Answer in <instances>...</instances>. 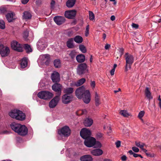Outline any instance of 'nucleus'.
<instances>
[{
	"label": "nucleus",
	"instance_id": "nucleus-62",
	"mask_svg": "<svg viewBox=\"0 0 161 161\" xmlns=\"http://www.w3.org/2000/svg\"><path fill=\"white\" fill-rule=\"evenodd\" d=\"M55 4V2L54 0H52L51 3V6L52 8H53Z\"/></svg>",
	"mask_w": 161,
	"mask_h": 161
},
{
	"label": "nucleus",
	"instance_id": "nucleus-33",
	"mask_svg": "<svg viewBox=\"0 0 161 161\" xmlns=\"http://www.w3.org/2000/svg\"><path fill=\"white\" fill-rule=\"evenodd\" d=\"M14 13H9L6 15V18L8 22H11L14 19Z\"/></svg>",
	"mask_w": 161,
	"mask_h": 161
},
{
	"label": "nucleus",
	"instance_id": "nucleus-61",
	"mask_svg": "<svg viewBox=\"0 0 161 161\" xmlns=\"http://www.w3.org/2000/svg\"><path fill=\"white\" fill-rule=\"evenodd\" d=\"M127 157L125 155H123L121 157V159L122 161H125L127 159Z\"/></svg>",
	"mask_w": 161,
	"mask_h": 161
},
{
	"label": "nucleus",
	"instance_id": "nucleus-5",
	"mask_svg": "<svg viewBox=\"0 0 161 161\" xmlns=\"http://www.w3.org/2000/svg\"><path fill=\"white\" fill-rule=\"evenodd\" d=\"M53 95L52 93L48 91H41L39 92L37 94V96L39 98L45 100L51 99Z\"/></svg>",
	"mask_w": 161,
	"mask_h": 161
},
{
	"label": "nucleus",
	"instance_id": "nucleus-48",
	"mask_svg": "<svg viewBox=\"0 0 161 161\" xmlns=\"http://www.w3.org/2000/svg\"><path fill=\"white\" fill-rule=\"evenodd\" d=\"M5 27V23L3 20L0 19V28L2 29H4Z\"/></svg>",
	"mask_w": 161,
	"mask_h": 161
},
{
	"label": "nucleus",
	"instance_id": "nucleus-56",
	"mask_svg": "<svg viewBox=\"0 0 161 161\" xmlns=\"http://www.w3.org/2000/svg\"><path fill=\"white\" fill-rule=\"evenodd\" d=\"M131 26L133 28H135V29H137L139 26L138 25L134 23H132Z\"/></svg>",
	"mask_w": 161,
	"mask_h": 161
},
{
	"label": "nucleus",
	"instance_id": "nucleus-25",
	"mask_svg": "<svg viewBox=\"0 0 161 161\" xmlns=\"http://www.w3.org/2000/svg\"><path fill=\"white\" fill-rule=\"evenodd\" d=\"M66 45L69 48H73L75 47L73 39L72 38H71L68 39L66 42Z\"/></svg>",
	"mask_w": 161,
	"mask_h": 161
},
{
	"label": "nucleus",
	"instance_id": "nucleus-1",
	"mask_svg": "<svg viewBox=\"0 0 161 161\" xmlns=\"http://www.w3.org/2000/svg\"><path fill=\"white\" fill-rule=\"evenodd\" d=\"M84 144L88 147L97 148L101 147V143L93 137L91 136L84 141Z\"/></svg>",
	"mask_w": 161,
	"mask_h": 161
},
{
	"label": "nucleus",
	"instance_id": "nucleus-11",
	"mask_svg": "<svg viewBox=\"0 0 161 161\" xmlns=\"http://www.w3.org/2000/svg\"><path fill=\"white\" fill-rule=\"evenodd\" d=\"M72 95H68L67 94H64L62 97V101L64 104H67L70 103L73 99Z\"/></svg>",
	"mask_w": 161,
	"mask_h": 161
},
{
	"label": "nucleus",
	"instance_id": "nucleus-32",
	"mask_svg": "<svg viewBox=\"0 0 161 161\" xmlns=\"http://www.w3.org/2000/svg\"><path fill=\"white\" fill-rule=\"evenodd\" d=\"M73 92L74 89L72 87H67L64 88V93L68 95L72 93Z\"/></svg>",
	"mask_w": 161,
	"mask_h": 161
},
{
	"label": "nucleus",
	"instance_id": "nucleus-30",
	"mask_svg": "<svg viewBox=\"0 0 161 161\" xmlns=\"http://www.w3.org/2000/svg\"><path fill=\"white\" fill-rule=\"evenodd\" d=\"M20 65L21 68H24L27 65V58H24L21 60Z\"/></svg>",
	"mask_w": 161,
	"mask_h": 161
},
{
	"label": "nucleus",
	"instance_id": "nucleus-2",
	"mask_svg": "<svg viewBox=\"0 0 161 161\" xmlns=\"http://www.w3.org/2000/svg\"><path fill=\"white\" fill-rule=\"evenodd\" d=\"M125 58L126 61L125 71V72H127L131 69V65L134 62V58L132 55L128 53L125 54Z\"/></svg>",
	"mask_w": 161,
	"mask_h": 161
},
{
	"label": "nucleus",
	"instance_id": "nucleus-21",
	"mask_svg": "<svg viewBox=\"0 0 161 161\" xmlns=\"http://www.w3.org/2000/svg\"><path fill=\"white\" fill-rule=\"evenodd\" d=\"M18 112L19 114L18 113V114H17V116H16L17 117V118H16L15 119L20 121H23L25 119L26 115L25 114L20 110Z\"/></svg>",
	"mask_w": 161,
	"mask_h": 161
},
{
	"label": "nucleus",
	"instance_id": "nucleus-43",
	"mask_svg": "<svg viewBox=\"0 0 161 161\" xmlns=\"http://www.w3.org/2000/svg\"><path fill=\"white\" fill-rule=\"evenodd\" d=\"M24 47L27 53H30L32 51V50L31 47L27 44L24 45Z\"/></svg>",
	"mask_w": 161,
	"mask_h": 161
},
{
	"label": "nucleus",
	"instance_id": "nucleus-26",
	"mask_svg": "<svg viewBox=\"0 0 161 161\" xmlns=\"http://www.w3.org/2000/svg\"><path fill=\"white\" fill-rule=\"evenodd\" d=\"M80 159L81 161H92V158L89 155L82 156L80 158Z\"/></svg>",
	"mask_w": 161,
	"mask_h": 161
},
{
	"label": "nucleus",
	"instance_id": "nucleus-24",
	"mask_svg": "<svg viewBox=\"0 0 161 161\" xmlns=\"http://www.w3.org/2000/svg\"><path fill=\"white\" fill-rule=\"evenodd\" d=\"M103 129L106 131L108 135H110V134L112 132L110 125L108 123H107L104 125Z\"/></svg>",
	"mask_w": 161,
	"mask_h": 161
},
{
	"label": "nucleus",
	"instance_id": "nucleus-57",
	"mask_svg": "<svg viewBox=\"0 0 161 161\" xmlns=\"http://www.w3.org/2000/svg\"><path fill=\"white\" fill-rule=\"evenodd\" d=\"M132 150L135 152L136 153H137L139 152V149L137 147H132Z\"/></svg>",
	"mask_w": 161,
	"mask_h": 161
},
{
	"label": "nucleus",
	"instance_id": "nucleus-7",
	"mask_svg": "<svg viewBox=\"0 0 161 161\" xmlns=\"http://www.w3.org/2000/svg\"><path fill=\"white\" fill-rule=\"evenodd\" d=\"M80 134L81 136L85 140H86L91 137V133L90 130L84 128L81 130Z\"/></svg>",
	"mask_w": 161,
	"mask_h": 161
},
{
	"label": "nucleus",
	"instance_id": "nucleus-51",
	"mask_svg": "<svg viewBox=\"0 0 161 161\" xmlns=\"http://www.w3.org/2000/svg\"><path fill=\"white\" fill-rule=\"evenodd\" d=\"M89 25H88L86 27V31H85V36H87L89 35Z\"/></svg>",
	"mask_w": 161,
	"mask_h": 161
},
{
	"label": "nucleus",
	"instance_id": "nucleus-52",
	"mask_svg": "<svg viewBox=\"0 0 161 161\" xmlns=\"http://www.w3.org/2000/svg\"><path fill=\"white\" fill-rule=\"evenodd\" d=\"M90 85L92 89H93L95 88V82L94 81L91 80V81Z\"/></svg>",
	"mask_w": 161,
	"mask_h": 161
},
{
	"label": "nucleus",
	"instance_id": "nucleus-37",
	"mask_svg": "<svg viewBox=\"0 0 161 161\" xmlns=\"http://www.w3.org/2000/svg\"><path fill=\"white\" fill-rule=\"evenodd\" d=\"M53 63L54 66L56 68H59L61 66V62L59 59H56L54 60Z\"/></svg>",
	"mask_w": 161,
	"mask_h": 161
},
{
	"label": "nucleus",
	"instance_id": "nucleus-23",
	"mask_svg": "<svg viewBox=\"0 0 161 161\" xmlns=\"http://www.w3.org/2000/svg\"><path fill=\"white\" fill-rule=\"evenodd\" d=\"M32 15L30 12L28 11H25L23 13L22 18L23 19L28 20L31 18Z\"/></svg>",
	"mask_w": 161,
	"mask_h": 161
},
{
	"label": "nucleus",
	"instance_id": "nucleus-36",
	"mask_svg": "<svg viewBox=\"0 0 161 161\" xmlns=\"http://www.w3.org/2000/svg\"><path fill=\"white\" fill-rule=\"evenodd\" d=\"M83 38L80 36H77L74 38V40L78 43H80L83 41Z\"/></svg>",
	"mask_w": 161,
	"mask_h": 161
},
{
	"label": "nucleus",
	"instance_id": "nucleus-59",
	"mask_svg": "<svg viewBox=\"0 0 161 161\" xmlns=\"http://www.w3.org/2000/svg\"><path fill=\"white\" fill-rule=\"evenodd\" d=\"M111 47V45L109 44H106L104 47L105 49L106 50H108Z\"/></svg>",
	"mask_w": 161,
	"mask_h": 161
},
{
	"label": "nucleus",
	"instance_id": "nucleus-4",
	"mask_svg": "<svg viewBox=\"0 0 161 161\" xmlns=\"http://www.w3.org/2000/svg\"><path fill=\"white\" fill-rule=\"evenodd\" d=\"M50 61V56L48 54H42L40 56L37 61L39 64L48 65Z\"/></svg>",
	"mask_w": 161,
	"mask_h": 161
},
{
	"label": "nucleus",
	"instance_id": "nucleus-47",
	"mask_svg": "<svg viewBox=\"0 0 161 161\" xmlns=\"http://www.w3.org/2000/svg\"><path fill=\"white\" fill-rule=\"evenodd\" d=\"M89 18L91 20L93 21L94 20V15L93 12L91 11H89Z\"/></svg>",
	"mask_w": 161,
	"mask_h": 161
},
{
	"label": "nucleus",
	"instance_id": "nucleus-60",
	"mask_svg": "<svg viewBox=\"0 0 161 161\" xmlns=\"http://www.w3.org/2000/svg\"><path fill=\"white\" fill-rule=\"evenodd\" d=\"M120 53V56H121L123 54L124 51V49L123 48H121L119 49V51Z\"/></svg>",
	"mask_w": 161,
	"mask_h": 161
},
{
	"label": "nucleus",
	"instance_id": "nucleus-42",
	"mask_svg": "<svg viewBox=\"0 0 161 161\" xmlns=\"http://www.w3.org/2000/svg\"><path fill=\"white\" fill-rule=\"evenodd\" d=\"M76 54V52L75 50H73L70 52L69 55L72 59H73L75 58Z\"/></svg>",
	"mask_w": 161,
	"mask_h": 161
},
{
	"label": "nucleus",
	"instance_id": "nucleus-34",
	"mask_svg": "<svg viewBox=\"0 0 161 161\" xmlns=\"http://www.w3.org/2000/svg\"><path fill=\"white\" fill-rule=\"evenodd\" d=\"M95 101L96 105L97 106H98L100 104V97L97 92H95Z\"/></svg>",
	"mask_w": 161,
	"mask_h": 161
},
{
	"label": "nucleus",
	"instance_id": "nucleus-28",
	"mask_svg": "<svg viewBox=\"0 0 161 161\" xmlns=\"http://www.w3.org/2000/svg\"><path fill=\"white\" fill-rule=\"evenodd\" d=\"M145 93L146 96L148 99L150 100L153 98V97L151 95V93L148 87H146L145 91Z\"/></svg>",
	"mask_w": 161,
	"mask_h": 161
},
{
	"label": "nucleus",
	"instance_id": "nucleus-40",
	"mask_svg": "<svg viewBox=\"0 0 161 161\" xmlns=\"http://www.w3.org/2000/svg\"><path fill=\"white\" fill-rule=\"evenodd\" d=\"M66 157L69 158H72L74 156V155L73 154L72 151L69 150H67L66 151Z\"/></svg>",
	"mask_w": 161,
	"mask_h": 161
},
{
	"label": "nucleus",
	"instance_id": "nucleus-58",
	"mask_svg": "<svg viewBox=\"0 0 161 161\" xmlns=\"http://www.w3.org/2000/svg\"><path fill=\"white\" fill-rule=\"evenodd\" d=\"M39 86L41 87H43L45 86V84L42 81H41L39 83Z\"/></svg>",
	"mask_w": 161,
	"mask_h": 161
},
{
	"label": "nucleus",
	"instance_id": "nucleus-38",
	"mask_svg": "<svg viewBox=\"0 0 161 161\" xmlns=\"http://www.w3.org/2000/svg\"><path fill=\"white\" fill-rule=\"evenodd\" d=\"M86 81V79L84 78H82L79 80L76 81L77 87L80 86L84 84Z\"/></svg>",
	"mask_w": 161,
	"mask_h": 161
},
{
	"label": "nucleus",
	"instance_id": "nucleus-39",
	"mask_svg": "<svg viewBox=\"0 0 161 161\" xmlns=\"http://www.w3.org/2000/svg\"><path fill=\"white\" fill-rule=\"evenodd\" d=\"M119 114L125 117H127L129 116V114L127 111L125 110H121L119 112Z\"/></svg>",
	"mask_w": 161,
	"mask_h": 161
},
{
	"label": "nucleus",
	"instance_id": "nucleus-6",
	"mask_svg": "<svg viewBox=\"0 0 161 161\" xmlns=\"http://www.w3.org/2000/svg\"><path fill=\"white\" fill-rule=\"evenodd\" d=\"M37 47L40 51H42L47 47V44L46 39H40L37 42Z\"/></svg>",
	"mask_w": 161,
	"mask_h": 161
},
{
	"label": "nucleus",
	"instance_id": "nucleus-10",
	"mask_svg": "<svg viewBox=\"0 0 161 161\" xmlns=\"http://www.w3.org/2000/svg\"><path fill=\"white\" fill-rule=\"evenodd\" d=\"M60 99L59 96H56L49 103V107L50 108H54L58 104Z\"/></svg>",
	"mask_w": 161,
	"mask_h": 161
},
{
	"label": "nucleus",
	"instance_id": "nucleus-46",
	"mask_svg": "<svg viewBox=\"0 0 161 161\" xmlns=\"http://www.w3.org/2000/svg\"><path fill=\"white\" fill-rule=\"evenodd\" d=\"M28 34L29 32L27 30L24 31L23 33V37L25 41H27L28 39L27 37Z\"/></svg>",
	"mask_w": 161,
	"mask_h": 161
},
{
	"label": "nucleus",
	"instance_id": "nucleus-41",
	"mask_svg": "<svg viewBox=\"0 0 161 161\" xmlns=\"http://www.w3.org/2000/svg\"><path fill=\"white\" fill-rule=\"evenodd\" d=\"M135 144L137 147L140 148L141 149H142L143 148L145 145V144L143 143L137 141L136 142Z\"/></svg>",
	"mask_w": 161,
	"mask_h": 161
},
{
	"label": "nucleus",
	"instance_id": "nucleus-16",
	"mask_svg": "<svg viewBox=\"0 0 161 161\" xmlns=\"http://www.w3.org/2000/svg\"><path fill=\"white\" fill-rule=\"evenodd\" d=\"M51 79L53 82H58L60 80V75L58 72L54 71L51 75Z\"/></svg>",
	"mask_w": 161,
	"mask_h": 161
},
{
	"label": "nucleus",
	"instance_id": "nucleus-64",
	"mask_svg": "<svg viewBox=\"0 0 161 161\" xmlns=\"http://www.w3.org/2000/svg\"><path fill=\"white\" fill-rule=\"evenodd\" d=\"M146 155L147 156L151 157H154L153 154H152L150 153H146Z\"/></svg>",
	"mask_w": 161,
	"mask_h": 161
},
{
	"label": "nucleus",
	"instance_id": "nucleus-8",
	"mask_svg": "<svg viewBox=\"0 0 161 161\" xmlns=\"http://www.w3.org/2000/svg\"><path fill=\"white\" fill-rule=\"evenodd\" d=\"M86 91L85 87L84 86H82L76 90L75 91V95L79 99H81Z\"/></svg>",
	"mask_w": 161,
	"mask_h": 161
},
{
	"label": "nucleus",
	"instance_id": "nucleus-15",
	"mask_svg": "<svg viewBox=\"0 0 161 161\" xmlns=\"http://www.w3.org/2000/svg\"><path fill=\"white\" fill-rule=\"evenodd\" d=\"M62 86L60 84L56 83L53 85L52 86V89L54 91L58 92V95L60 97L61 93Z\"/></svg>",
	"mask_w": 161,
	"mask_h": 161
},
{
	"label": "nucleus",
	"instance_id": "nucleus-18",
	"mask_svg": "<svg viewBox=\"0 0 161 161\" xmlns=\"http://www.w3.org/2000/svg\"><path fill=\"white\" fill-rule=\"evenodd\" d=\"M53 19L55 23L58 25H61L64 23L65 20L64 17L58 16L54 17Z\"/></svg>",
	"mask_w": 161,
	"mask_h": 161
},
{
	"label": "nucleus",
	"instance_id": "nucleus-27",
	"mask_svg": "<svg viewBox=\"0 0 161 161\" xmlns=\"http://www.w3.org/2000/svg\"><path fill=\"white\" fill-rule=\"evenodd\" d=\"M76 58L77 61L78 63H82L84 62L85 60V56L82 54L77 55L76 56Z\"/></svg>",
	"mask_w": 161,
	"mask_h": 161
},
{
	"label": "nucleus",
	"instance_id": "nucleus-12",
	"mask_svg": "<svg viewBox=\"0 0 161 161\" xmlns=\"http://www.w3.org/2000/svg\"><path fill=\"white\" fill-rule=\"evenodd\" d=\"M11 46L13 49L16 51L19 52L22 51V47L21 45L17 41H13L11 43Z\"/></svg>",
	"mask_w": 161,
	"mask_h": 161
},
{
	"label": "nucleus",
	"instance_id": "nucleus-22",
	"mask_svg": "<svg viewBox=\"0 0 161 161\" xmlns=\"http://www.w3.org/2000/svg\"><path fill=\"white\" fill-rule=\"evenodd\" d=\"M19 111V110L16 109L12 110L9 112V115L12 118L15 119L16 118H17L16 116L18 114V113L19 114V113H18Z\"/></svg>",
	"mask_w": 161,
	"mask_h": 161
},
{
	"label": "nucleus",
	"instance_id": "nucleus-55",
	"mask_svg": "<svg viewBox=\"0 0 161 161\" xmlns=\"http://www.w3.org/2000/svg\"><path fill=\"white\" fill-rule=\"evenodd\" d=\"M70 85L71 87L77 86L76 82L72 81L70 83Z\"/></svg>",
	"mask_w": 161,
	"mask_h": 161
},
{
	"label": "nucleus",
	"instance_id": "nucleus-45",
	"mask_svg": "<svg viewBox=\"0 0 161 161\" xmlns=\"http://www.w3.org/2000/svg\"><path fill=\"white\" fill-rule=\"evenodd\" d=\"M86 113V110L85 109L79 110L77 111L76 112L77 115H79L85 114Z\"/></svg>",
	"mask_w": 161,
	"mask_h": 161
},
{
	"label": "nucleus",
	"instance_id": "nucleus-50",
	"mask_svg": "<svg viewBox=\"0 0 161 161\" xmlns=\"http://www.w3.org/2000/svg\"><path fill=\"white\" fill-rule=\"evenodd\" d=\"M128 153L130 155H133V156L135 158H137L138 157V154L134 153L132 150H129L128 151Z\"/></svg>",
	"mask_w": 161,
	"mask_h": 161
},
{
	"label": "nucleus",
	"instance_id": "nucleus-3",
	"mask_svg": "<svg viewBox=\"0 0 161 161\" xmlns=\"http://www.w3.org/2000/svg\"><path fill=\"white\" fill-rule=\"evenodd\" d=\"M71 130L69 127L65 126L58 130V138L59 139H63V137H67L70 134Z\"/></svg>",
	"mask_w": 161,
	"mask_h": 161
},
{
	"label": "nucleus",
	"instance_id": "nucleus-53",
	"mask_svg": "<svg viewBox=\"0 0 161 161\" xmlns=\"http://www.w3.org/2000/svg\"><path fill=\"white\" fill-rule=\"evenodd\" d=\"M6 11V8L3 6L1 7L0 8V12L1 13H3Z\"/></svg>",
	"mask_w": 161,
	"mask_h": 161
},
{
	"label": "nucleus",
	"instance_id": "nucleus-44",
	"mask_svg": "<svg viewBox=\"0 0 161 161\" xmlns=\"http://www.w3.org/2000/svg\"><path fill=\"white\" fill-rule=\"evenodd\" d=\"M79 48L80 51L83 53H85L86 52V50L85 46L83 45H80L79 46Z\"/></svg>",
	"mask_w": 161,
	"mask_h": 161
},
{
	"label": "nucleus",
	"instance_id": "nucleus-29",
	"mask_svg": "<svg viewBox=\"0 0 161 161\" xmlns=\"http://www.w3.org/2000/svg\"><path fill=\"white\" fill-rule=\"evenodd\" d=\"M93 123V120L91 118L86 119L84 122V124L86 126L90 127Z\"/></svg>",
	"mask_w": 161,
	"mask_h": 161
},
{
	"label": "nucleus",
	"instance_id": "nucleus-54",
	"mask_svg": "<svg viewBox=\"0 0 161 161\" xmlns=\"http://www.w3.org/2000/svg\"><path fill=\"white\" fill-rule=\"evenodd\" d=\"M121 143V141L119 140L115 142V144L116 145V147L119 148L120 147Z\"/></svg>",
	"mask_w": 161,
	"mask_h": 161
},
{
	"label": "nucleus",
	"instance_id": "nucleus-35",
	"mask_svg": "<svg viewBox=\"0 0 161 161\" xmlns=\"http://www.w3.org/2000/svg\"><path fill=\"white\" fill-rule=\"evenodd\" d=\"M91 153L94 156H99L101 155V149H97L92 150Z\"/></svg>",
	"mask_w": 161,
	"mask_h": 161
},
{
	"label": "nucleus",
	"instance_id": "nucleus-13",
	"mask_svg": "<svg viewBox=\"0 0 161 161\" xmlns=\"http://www.w3.org/2000/svg\"><path fill=\"white\" fill-rule=\"evenodd\" d=\"M84 102L86 103H88L91 100V94L88 90H86L83 96L82 97Z\"/></svg>",
	"mask_w": 161,
	"mask_h": 161
},
{
	"label": "nucleus",
	"instance_id": "nucleus-9",
	"mask_svg": "<svg viewBox=\"0 0 161 161\" xmlns=\"http://www.w3.org/2000/svg\"><path fill=\"white\" fill-rule=\"evenodd\" d=\"M87 65L85 63L80 64L77 67V74L81 75L85 73L87 71Z\"/></svg>",
	"mask_w": 161,
	"mask_h": 161
},
{
	"label": "nucleus",
	"instance_id": "nucleus-19",
	"mask_svg": "<svg viewBox=\"0 0 161 161\" xmlns=\"http://www.w3.org/2000/svg\"><path fill=\"white\" fill-rule=\"evenodd\" d=\"M28 129L24 125H21L19 130L18 134L21 136H25L27 134Z\"/></svg>",
	"mask_w": 161,
	"mask_h": 161
},
{
	"label": "nucleus",
	"instance_id": "nucleus-20",
	"mask_svg": "<svg viewBox=\"0 0 161 161\" xmlns=\"http://www.w3.org/2000/svg\"><path fill=\"white\" fill-rule=\"evenodd\" d=\"M10 127L12 130L18 133L20 127H21V125L19 124L13 122L10 125Z\"/></svg>",
	"mask_w": 161,
	"mask_h": 161
},
{
	"label": "nucleus",
	"instance_id": "nucleus-14",
	"mask_svg": "<svg viewBox=\"0 0 161 161\" xmlns=\"http://www.w3.org/2000/svg\"><path fill=\"white\" fill-rule=\"evenodd\" d=\"M76 13V11L73 10L66 11L64 15L66 17L69 19H73L75 16Z\"/></svg>",
	"mask_w": 161,
	"mask_h": 161
},
{
	"label": "nucleus",
	"instance_id": "nucleus-31",
	"mask_svg": "<svg viewBox=\"0 0 161 161\" xmlns=\"http://www.w3.org/2000/svg\"><path fill=\"white\" fill-rule=\"evenodd\" d=\"M76 0H68L66 2V5L69 8L72 7L75 4Z\"/></svg>",
	"mask_w": 161,
	"mask_h": 161
},
{
	"label": "nucleus",
	"instance_id": "nucleus-49",
	"mask_svg": "<svg viewBox=\"0 0 161 161\" xmlns=\"http://www.w3.org/2000/svg\"><path fill=\"white\" fill-rule=\"evenodd\" d=\"M145 112L144 111H141L139 113L138 115V117L141 120H142V118L144 115Z\"/></svg>",
	"mask_w": 161,
	"mask_h": 161
},
{
	"label": "nucleus",
	"instance_id": "nucleus-63",
	"mask_svg": "<svg viewBox=\"0 0 161 161\" xmlns=\"http://www.w3.org/2000/svg\"><path fill=\"white\" fill-rule=\"evenodd\" d=\"M29 1V0H21V2L22 3L25 4H26Z\"/></svg>",
	"mask_w": 161,
	"mask_h": 161
},
{
	"label": "nucleus",
	"instance_id": "nucleus-17",
	"mask_svg": "<svg viewBox=\"0 0 161 161\" xmlns=\"http://www.w3.org/2000/svg\"><path fill=\"white\" fill-rule=\"evenodd\" d=\"M10 50L8 47H5L3 45V47L0 49V53L2 57H4L8 55Z\"/></svg>",
	"mask_w": 161,
	"mask_h": 161
}]
</instances>
